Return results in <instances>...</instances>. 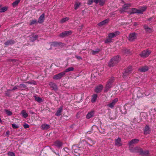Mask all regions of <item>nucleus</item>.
<instances>
[{
    "label": "nucleus",
    "instance_id": "1",
    "mask_svg": "<svg viewBox=\"0 0 156 156\" xmlns=\"http://www.w3.org/2000/svg\"><path fill=\"white\" fill-rule=\"evenodd\" d=\"M147 7L146 6H143L141 7V8L137 9L135 8H132L130 11L131 14L132 13H140L142 14L144 11L147 9Z\"/></svg>",
    "mask_w": 156,
    "mask_h": 156
},
{
    "label": "nucleus",
    "instance_id": "2",
    "mask_svg": "<svg viewBox=\"0 0 156 156\" xmlns=\"http://www.w3.org/2000/svg\"><path fill=\"white\" fill-rule=\"evenodd\" d=\"M119 60V57L118 55L112 58L108 63L109 67L113 66L115 64L118 63Z\"/></svg>",
    "mask_w": 156,
    "mask_h": 156
},
{
    "label": "nucleus",
    "instance_id": "3",
    "mask_svg": "<svg viewBox=\"0 0 156 156\" xmlns=\"http://www.w3.org/2000/svg\"><path fill=\"white\" fill-rule=\"evenodd\" d=\"M114 80V78L113 77H111L110 78L106 84L105 88L104 90V92H107L109 89L112 87V83Z\"/></svg>",
    "mask_w": 156,
    "mask_h": 156
},
{
    "label": "nucleus",
    "instance_id": "4",
    "mask_svg": "<svg viewBox=\"0 0 156 156\" xmlns=\"http://www.w3.org/2000/svg\"><path fill=\"white\" fill-rule=\"evenodd\" d=\"M151 52L150 50H146L143 51L140 54V55L142 57L146 58L148 57Z\"/></svg>",
    "mask_w": 156,
    "mask_h": 156
},
{
    "label": "nucleus",
    "instance_id": "5",
    "mask_svg": "<svg viewBox=\"0 0 156 156\" xmlns=\"http://www.w3.org/2000/svg\"><path fill=\"white\" fill-rule=\"evenodd\" d=\"M139 141L138 139H134L129 141L128 144L129 145V148H131V147H133L134 145L138 143Z\"/></svg>",
    "mask_w": 156,
    "mask_h": 156
},
{
    "label": "nucleus",
    "instance_id": "6",
    "mask_svg": "<svg viewBox=\"0 0 156 156\" xmlns=\"http://www.w3.org/2000/svg\"><path fill=\"white\" fill-rule=\"evenodd\" d=\"M132 69V67L131 66H129L126 69L125 72L123 74V78L125 80L127 79V77L126 78V76L128 75H129L130 74Z\"/></svg>",
    "mask_w": 156,
    "mask_h": 156
},
{
    "label": "nucleus",
    "instance_id": "7",
    "mask_svg": "<svg viewBox=\"0 0 156 156\" xmlns=\"http://www.w3.org/2000/svg\"><path fill=\"white\" fill-rule=\"evenodd\" d=\"M131 5L130 4H126L122 6V8L119 9V12L121 13L125 12L128 9V8Z\"/></svg>",
    "mask_w": 156,
    "mask_h": 156
},
{
    "label": "nucleus",
    "instance_id": "8",
    "mask_svg": "<svg viewBox=\"0 0 156 156\" xmlns=\"http://www.w3.org/2000/svg\"><path fill=\"white\" fill-rule=\"evenodd\" d=\"M65 75L64 72H61L58 74L55 75L53 77V78L54 80H59L60 79Z\"/></svg>",
    "mask_w": 156,
    "mask_h": 156
},
{
    "label": "nucleus",
    "instance_id": "9",
    "mask_svg": "<svg viewBox=\"0 0 156 156\" xmlns=\"http://www.w3.org/2000/svg\"><path fill=\"white\" fill-rule=\"evenodd\" d=\"M118 98H115L109 103L107 106L111 108H112L114 107V105L118 102Z\"/></svg>",
    "mask_w": 156,
    "mask_h": 156
},
{
    "label": "nucleus",
    "instance_id": "10",
    "mask_svg": "<svg viewBox=\"0 0 156 156\" xmlns=\"http://www.w3.org/2000/svg\"><path fill=\"white\" fill-rule=\"evenodd\" d=\"M72 33V31L71 30H69L64 31L60 33L59 36L61 37H63L66 36H68L71 35Z\"/></svg>",
    "mask_w": 156,
    "mask_h": 156
},
{
    "label": "nucleus",
    "instance_id": "11",
    "mask_svg": "<svg viewBox=\"0 0 156 156\" xmlns=\"http://www.w3.org/2000/svg\"><path fill=\"white\" fill-rule=\"evenodd\" d=\"M136 38V34L133 33L130 34L129 35V40L130 41H133Z\"/></svg>",
    "mask_w": 156,
    "mask_h": 156
},
{
    "label": "nucleus",
    "instance_id": "12",
    "mask_svg": "<svg viewBox=\"0 0 156 156\" xmlns=\"http://www.w3.org/2000/svg\"><path fill=\"white\" fill-rule=\"evenodd\" d=\"M120 32L118 31H116L113 33H111L108 34V37L111 38L112 39V38L116 37L117 36L119 35Z\"/></svg>",
    "mask_w": 156,
    "mask_h": 156
},
{
    "label": "nucleus",
    "instance_id": "13",
    "mask_svg": "<svg viewBox=\"0 0 156 156\" xmlns=\"http://www.w3.org/2000/svg\"><path fill=\"white\" fill-rule=\"evenodd\" d=\"M103 88V86L101 84L97 86L95 89V91L96 93H99L101 91Z\"/></svg>",
    "mask_w": 156,
    "mask_h": 156
},
{
    "label": "nucleus",
    "instance_id": "14",
    "mask_svg": "<svg viewBox=\"0 0 156 156\" xmlns=\"http://www.w3.org/2000/svg\"><path fill=\"white\" fill-rule=\"evenodd\" d=\"M63 144V143L59 140H56L54 143V145L57 147L60 148Z\"/></svg>",
    "mask_w": 156,
    "mask_h": 156
},
{
    "label": "nucleus",
    "instance_id": "15",
    "mask_svg": "<svg viewBox=\"0 0 156 156\" xmlns=\"http://www.w3.org/2000/svg\"><path fill=\"white\" fill-rule=\"evenodd\" d=\"M63 109V106H61L58 108L57 112H56L55 115L59 116L61 115V113L62 112Z\"/></svg>",
    "mask_w": 156,
    "mask_h": 156
},
{
    "label": "nucleus",
    "instance_id": "16",
    "mask_svg": "<svg viewBox=\"0 0 156 156\" xmlns=\"http://www.w3.org/2000/svg\"><path fill=\"white\" fill-rule=\"evenodd\" d=\"M38 38V35L34 34H32L30 37V40L34 41L36 40Z\"/></svg>",
    "mask_w": 156,
    "mask_h": 156
},
{
    "label": "nucleus",
    "instance_id": "17",
    "mask_svg": "<svg viewBox=\"0 0 156 156\" xmlns=\"http://www.w3.org/2000/svg\"><path fill=\"white\" fill-rule=\"evenodd\" d=\"M44 20V14H42L39 17L38 22L39 23H42Z\"/></svg>",
    "mask_w": 156,
    "mask_h": 156
},
{
    "label": "nucleus",
    "instance_id": "18",
    "mask_svg": "<svg viewBox=\"0 0 156 156\" xmlns=\"http://www.w3.org/2000/svg\"><path fill=\"white\" fill-rule=\"evenodd\" d=\"M109 21L110 20L109 19H107L98 23V25L99 26H101L105 25L108 23Z\"/></svg>",
    "mask_w": 156,
    "mask_h": 156
},
{
    "label": "nucleus",
    "instance_id": "19",
    "mask_svg": "<svg viewBox=\"0 0 156 156\" xmlns=\"http://www.w3.org/2000/svg\"><path fill=\"white\" fill-rule=\"evenodd\" d=\"M150 128L149 126L147 125H146L145 127L144 131V134L147 135L150 133Z\"/></svg>",
    "mask_w": 156,
    "mask_h": 156
},
{
    "label": "nucleus",
    "instance_id": "20",
    "mask_svg": "<svg viewBox=\"0 0 156 156\" xmlns=\"http://www.w3.org/2000/svg\"><path fill=\"white\" fill-rule=\"evenodd\" d=\"M50 127V125L46 124H42L41 126V128L43 130H46L49 129Z\"/></svg>",
    "mask_w": 156,
    "mask_h": 156
},
{
    "label": "nucleus",
    "instance_id": "21",
    "mask_svg": "<svg viewBox=\"0 0 156 156\" xmlns=\"http://www.w3.org/2000/svg\"><path fill=\"white\" fill-rule=\"evenodd\" d=\"M21 114L22 116L25 119H26L28 116V113L26 111L24 110H22L21 111Z\"/></svg>",
    "mask_w": 156,
    "mask_h": 156
},
{
    "label": "nucleus",
    "instance_id": "22",
    "mask_svg": "<svg viewBox=\"0 0 156 156\" xmlns=\"http://www.w3.org/2000/svg\"><path fill=\"white\" fill-rule=\"evenodd\" d=\"M49 85L50 86V87H51L53 90H57V87L55 83L51 82L49 83Z\"/></svg>",
    "mask_w": 156,
    "mask_h": 156
},
{
    "label": "nucleus",
    "instance_id": "23",
    "mask_svg": "<svg viewBox=\"0 0 156 156\" xmlns=\"http://www.w3.org/2000/svg\"><path fill=\"white\" fill-rule=\"evenodd\" d=\"M121 139L120 138H118L117 139L115 140V144L118 146H120L122 145L121 142Z\"/></svg>",
    "mask_w": 156,
    "mask_h": 156
},
{
    "label": "nucleus",
    "instance_id": "24",
    "mask_svg": "<svg viewBox=\"0 0 156 156\" xmlns=\"http://www.w3.org/2000/svg\"><path fill=\"white\" fill-rule=\"evenodd\" d=\"M139 70L141 72H145L148 70V67L147 66L142 67L139 68Z\"/></svg>",
    "mask_w": 156,
    "mask_h": 156
},
{
    "label": "nucleus",
    "instance_id": "25",
    "mask_svg": "<svg viewBox=\"0 0 156 156\" xmlns=\"http://www.w3.org/2000/svg\"><path fill=\"white\" fill-rule=\"evenodd\" d=\"M94 112L93 111H91L89 112H88L86 116V118L89 119L92 117L94 115Z\"/></svg>",
    "mask_w": 156,
    "mask_h": 156
},
{
    "label": "nucleus",
    "instance_id": "26",
    "mask_svg": "<svg viewBox=\"0 0 156 156\" xmlns=\"http://www.w3.org/2000/svg\"><path fill=\"white\" fill-rule=\"evenodd\" d=\"M80 150L79 148H77L74 150V154L76 156L80 155Z\"/></svg>",
    "mask_w": 156,
    "mask_h": 156
},
{
    "label": "nucleus",
    "instance_id": "27",
    "mask_svg": "<svg viewBox=\"0 0 156 156\" xmlns=\"http://www.w3.org/2000/svg\"><path fill=\"white\" fill-rule=\"evenodd\" d=\"M37 20L34 19L32 20H30L29 25H32L34 24H36L37 23Z\"/></svg>",
    "mask_w": 156,
    "mask_h": 156
},
{
    "label": "nucleus",
    "instance_id": "28",
    "mask_svg": "<svg viewBox=\"0 0 156 156\" xmlns=\"http://www.w3.org/2000/svg\"><path fill=\"white\" fill-rule=\"evenodd\" d=\"M97 97L98 96L97 94H93L92 96L91 101L92 103L94 102L97 99Z\"/></svg>",
    "mask_w": 156,
    "mask_h": 156
},
{
    "label": "nucleus",
    "instance_id": "29",
    "mask_svg": "<svg viewBox=\"0 0 156 156\" xmlns=\"http://www.w3.org/2000/svg\"><path fill=\"white\" fill-rule=\"evenodd\" d=\"M61 43L60 42L58 43V42H54L51 43V47H57L59 45V44Z\"/></svg>",
    "mask_w": 156,
    "mask_h": 156
},
{
    "label": "nucleus",
    "instance_id": "30",
    "mask_svg": "<svg viewBox=\"0 0 156 156\" xmlns=\"http://www.w3.org/2000/svg\"><path fill=\"white\" fill-rule=\"evenodd\" d=\"M21 0H16L12 4V6L13 7H15L20 2Z\"/></svg>",
    "mask_w": 156,
    "mask_h": 156
},
{
    "label": "nucleus",
    "instance_id": "31",
    "mask_svg": "<svg viewBox=\"0 0 156 156\" xmlns=\"http://www.w3.org/2000/svg\"><path fill=\"white\" fill-rule=\"evenodd\" d=\"M14 42L13 41L10 40L9 41H7L5 43V44L6 45H12V44H13Z\"/></svg>",
    "mask_w": 156,
    "mask_h": 156
},
{
    "label": "nucleus",
    "instance_id": "32",
    "mask_svg": "<svg viewBox=\"0 0 156 156\" xmlns=\"http://www.w3.org/2000/svg\"><path fill=\"white\" fill-rule=\"evenodd\" d=\"M74 70V68L73 67H69L67 69H66L63 72H64L65 75L66 73H67L70 71H73Z\"/></svg>",
    "mask_w": 156,
    "mask_h": 156
},
{
    "label": "nucleus",
    "instance_id": "33",
    "mask_svg": "<svg viewBox=\"0 0 156 156\" xmlns=\"http://www.w3.org/2000/svg\"><path fill=\"white\" fill-rule=\"evenodd\" d=\"M100 50L99 49H97L95 50H93L92 51L91 53L92 55H94L98 54L100 51Z\"/></svg>",
    "mask_w": 156,
    "mask_h": 156
},
{
    "label": "nucleus",
    "instance_id": "34",
    "mask_svg": "<svg viewBox=\"0 0 156 156\" xmlns=\"http://www.w3.org/2000/svg\"><path fill=\"white\" fill-rule=\"evenodd\" d=\"M144 28L146 31L148 32H151L152 31V30L148 27L147 25H145L144 26Z\"/></svg>",
    "mask_w": 156,
    "mask_h": 156
},
{
    "label": "nucleus",
    "instance_id": "35",
    "mask_svg": "<svg viewBox=\"0 0 156 156\" xmlns=\"http://www.w3.org/2000/svg\"><path fill=\"white\" fill-rule=\"evenodd\" d=\"M80 4H81L79 2H76L74 6L75 9L76 10L77 9H78Z\"/></svg>",
    "mask_w": 156,
    "mask_h": 156
},
{
    "label": "nucleus",
    "instance_id": "36",
    "mask_svg": "<svg viewBox=\"0 0 156 156\" xmlns=\"http://www.w3.org/2000/svg\"><path fill=\"white\" fill-rule=\"evenodd\" d=\"M8 8L7 7L5 6L1 8L0 9V12H3L7 10Z\"/></svg>",
    "mask_w": 156,
    "mask_h": 156
},
{
    "label": "nucleus",
    "instance_id": "37",
    "mask_svg": "<svg viewBox=\"0 0 156 156\" xmlns=\"http://www.w3.org/2000/svg\"><path fill=\"white\" fill-rule=\"evenodd\" d=\"M34 97L35 100L38 102H41L42 101V99L38 97L35 96Z\"/></svg>",
    "mask_w": 156,
    "mask_h": 156
},
{
    "label": "nucleus",
    "instance_id": "38",
    "mask_svg": "<svg viewBox=\"0 0 156 156\" xmlns=\"http://www.w3.org/2000/svg\"><path fill=\"white\" fill-rule=\"evenodd\" d=\"M69 18L68 17H66L65 18H63L62 19V20H60V22L61 23H63L66 22V21L69 20Z\"/></svg>",
    "mask_w": 156,
    "mask_h": 156
},
{
    "label": "nucleus",
    "instance_id": "39",
    "mask_svg": "<svg viewBox=\"0 0 156 156\" xmlns=\"http://www.w3.org/2000/svg\"><path fill=\"white\" fill-rule=\"evenodd\" d=\"M112 41V39L111 38H110V37H108L105 41V43H110Z\"/></svg>",
    "mask_w": 156,
    "mask_h": 156
},
{
    "label": "nucleus",
    "instance_id": "40",
    "mask_svg": "<svg viewBox=\"0 0 156 156\" xmlns=\"http://www.w3.org/2000/svg\"><path fill=\"white\" fill-rule=\"evenodd\" d=\"M106 0H99V3L101 5H103L105 3Z\"/></svg>",
    "mask_w": 156,
    "mask_h": 156
},
{
    "label": "nucleus",
    "instance_id": "41",
    "mask_svg": "<svg viewBox=\"0 0 156 156\" xmlns=\"http://www.w3.org/2000/svg\"><path fill=\"white\" fill-rule=\"evenodd\" d=\"M5 112L6 114L9 116L11 115L12 114V112L9 110L6 109L5 110Z\"/></svg>",
    "mask_w": 156,
    "mask_h": 156
},
{
    "label": "nucleus",
    "instance_id": "42",
    "mask_svg": "<svg viewBox=\"0 0 156 156\" xmlns=\"http://www.w3.org/2000/svg\"><path fill=\"white\" fill-rule=\"evenodd\" d=\"M27 83L30 84H33L34 85H35L36 84V82L34 80H31L30 81H28L26 82Z\"/></svg>",
    "mask_w": 156,
    "mask_h": 156
},
{
    "label": "nucleus",
    "instance_id": "43",
    "mask_svg": "<svg viewBox=\"0 0 156 156\" xmlns=\"http://www.w3.org/2000/svg\"><path fill=\"white\" fill-rule=\"evenodd\" d=\"M19 87H20V88H23L25 89L27 88V86L25 84H20L19 86Z\"/></svg>",
    "mask_w": 156,
    "mask_h": 156
},
{
    "label": "nucleus",
    "instance_id": "44",
    "mask_svg": "<svg viewBox=\"0 0 156 156\" xmlns=\"http://www.w3.org/2000/svg\"><path fill=\"white\" fill-rule=\"evenodd\" d=\"M8 155L9 156H15V154L13 152H9L8 153Z\"/></svg>",
    "mask_w": 156,
    "mask_h": 156
},
{
    "label": "nucleus",
    "instance_id": "45",
    "mask_svg": "<svg viewBox=\"0 0 156 156\" xmlns=\"http://www.w3.org/2000/svg\"><path fill=\"white\" fill-rule=\"evenodd\" d=\"M93 2V0H88L87 4L88 5H90L92 4Z\"/></svg>",
    "mask_w": 156,
    "mask_h": 156
},
{
    "label": "nucleus",
    "instance_id": "46",
    "mask_svg": "<svg viewBox=\"0 0 156 156\" xmlns=\"http://www.w3.org/2000/svg\"><path fill=\"white\" fill-rule=\"evenodd\" d=\"M12 126L13 128H18L19 127L18 126L16 125L15 124H12Z\"/></svg>",
    "mask_w": 156,
    "mask_h": 156
},
{
    "label": "nucleus",
    "instance_id": "47",
    "mask_svg": "<svg viewBox=\"0 0 156 156\" xmlns=\"http://www.w3.org/2000/svg\"><path fill=\"white\" fill-rule=\"evenodd\" d=\"M23 126L25 129H27L29 127V125L26 123L24 124Z\"/></svg>",
    "mask_w": 156,
    "mask_h": 156
},
{
    "label": "nucleus",
    "instance_id": "48",
    "mask_svg": "<svg viewBox=\"0 0 156 156\" xmlns=\"http://www.w3.org/2000/svg\"><path fill=\"white\" fill-rule=\"evenodd\" d=\"M93 2L96 4H98L99 3V0H93Z\"/></svg>",
    "mask_w": 156,
    "mask_h": 156
},
{
    "label": "nucleus",
    "instance_id": "49",
    "mask_svg": "<svg viewBox=\"0 0 156 156\" xmlns=\"http://www.w3.org/2000/svg\"><path fill=\"white\" fill-rule=\"evenodd\" d=\"M125 53H126L127 54H129L130 52L128 49H126L125 50Z\"/></svg>",
    "mask_w": 156,
    "mask_h": 156
},
{
    "label": "nucleus",
    "instance_id": "50",
    "mask_svg": "<svg viewBox=\"0 0 156 156\" xmlns=\"http://www.w3.org/2000/svg\"><path fill=\"white\" fill-rule=\"evenodd\" d=\"M18 87L17 86H15L14 87V88H13V89L12 90H15L16 89H18L17 88Z\"/></svg>",
    "mask_w": 156,
    "mask_h": 156
},
{
    "label": "nucleus",
    "instance_id": "51",
    "mask_svg": "<svg viewBox=\"0 0 156 156\" xmlns=\"http://www.w3.org/2000/svg\"><path fill=\"white\" fill-rule=\"evenodd\" d=\"M76 57L78 59H82L81 58L80 56H76Z\"/></svg>",
    "mask_w": 156,
    "mask_h": 156
},
{
    "label": "nucleus",
    "instance_id": "52",
    "mask_svg": "<svg viewBox=\"0 0 156 156\" xmlns=\"http://www.w3.org/2000/svg\"><path fill=\"white\" fill-rule=\"evenodd\" d=\"M10 133V132L9 131H7L6 132V134L8 136L9 135Z\"/></svg>",
    "mask_w": 156,
    "mask_h": 156
},
{
    "label": "nucleus",
    "instance_id": "53",
    "mask_svg": "<svg viewBox=\"0 0 156 156\" xmlns=\"http://www.w3.org/2000/svg\"><path fill=\"white\" fill-rule=\"evenodd\" d=\"M82 27H83V26L82 25L81 27H79V30H81L82 28Z\"/></svg>",
    "mask_w": 156,
    "mask_h": 156
},
{
    "label": "nucleus",
    "instance_id": "54",
    "mask_svg": "<svg viewBox=\"0 0 156 156\" xmlns=\"http://www.w3.org/2000/svg\"><path fill=\"white\" fill-rule=\"evenodd\" d=\"M134 25L135 26H136L137 25V23H134Z\"/></svg>",
    "mask_w": 156,
    "mask_h": 156
},
{
    "label": "nucleus",
    "instance_id": "55",
    "mask_svg": "<svg viewBox=\"0 0 156 156\" xmlns=\"http://www.w3.org/2000/svg\"><path fill=\"white\" fill-rule=\"evenodd\" d=\"M153 18H150L149 19V20L150 21H151V20H152V19H153Z\"/></svg>",
    "mask_w": 156,
    "mask_h": 156
},
{
    "label": "nucleus",
    "instance_id": "56",
    "mask_svg": "<svg viewBox=\"0 0 156 156\" xmlns=\"http://www.w3.org/2000/svg\"><path fill=\"white\" fill-rule=\"evenodd\" d=\"M7 95V96H9V94H6Z\"/></svg>",
    "mask_w": 156,
    "mask_h": 156
},
{
    "label": "nucleus",
    "instance_id": "57",
    "mask_svg": "<svg viewBox=\"0 0 156 156\" xmlns=\"http://www.w3.org/2000/svg\"><path fill=\"white\" fill-rule=\"evenodd\" d=\"M122 88H124V89H126V88H124H124H123V87H122Z\"/></svg>",
    "mask_w": 156,
    "mask_h": 156
},
{
    "label": "nucleus",
    "instance_id": "58",
    "mask_svg": "<svg viewBox=\"0 0 156 156\" xmlns=\"http://www.w3.org/2000/svg\"><path fill=\"white\" fill-rule=\"evenodd\" d=\"M1 5H0V8L1 7Z\"/></svg>",
    "mask_w": 156,
    "mask_h": 156
}]
</instances>
